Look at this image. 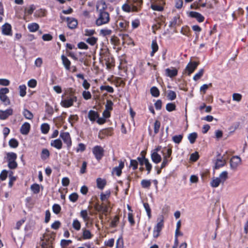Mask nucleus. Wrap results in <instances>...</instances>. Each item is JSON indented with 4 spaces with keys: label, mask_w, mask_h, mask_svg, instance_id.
Listing matches in <instances>:
<instances>
[{
    "label": "nucleus",
    "mask_w": 248,
    "mask_h": 248,
    "mask_svg": "<svg viewBox=\"0 0 248 248\" xmlns=\"http://www.w3.org/2000/svg\"><path fill=\"white\" fill-rule=\"evenodd\" d=\"M107 5L104 0L98 2L96 5L97 17L95 23L97 26L108 24L110 19L109 14L106 11Z\"/></svg>",
    "instance_id": "f257e3e1"
},
{
    "label": "nucleus",
    "mask_w": 248,
    "mask_h": 248,
    "mask_svg": "<svg viewBox=\"0 0 248 248\" xmlns=\"http://www.w3.org/2000/svg\"><path fill=\"white\" fill-rule=\"evenodd\" d=\"M61 105L65 108H70L73 106L74 103L78 100L76 95V91L72 88L67 89L62 95Z\"/></svg>",
    "instance_id": "f03ea898"
},
{
    "label": "nucleus",
    "mask_w": 248,
    "mask_h": 248,
    "mask_svg": "<svg viewBox=\"0 0 248 248\" xmlns=\"http://www.w3.org/2000/svg\"><path fill=\"white\" fill-rule=\"evenodd\" d=\"M55 237V233L54 232L49 234H44L43 238L41 239L42 241L41 244V248H54L53 243Z\"/></svg>",
    "instance_id": "7ed1b4c3"
},
{
    "label": "nucleus",
    "mask_w": 248,
    "mask_h": 248,
    "mask_svg": "<svg viewBox=\"0 0 248 248\" xmlns=\"http://www.w3.org/2000/svg\"><path fill=\"white\" fill-rule=\"evenodd\" d=\"M228 172L224 171L222 172L219 175L218 177L214 178L210 182V186L212 187H218L220 184H223L225 181L228 179Z\"/></svg>",
    "instance_id": "20e7f679"
},
{
    "label": "nucleus",
    "mask_w": 248,
    "mask_h": 248,
    "mask_svg": "<svg viewBox=\"0 0 248 248\" xmlns=\"http://www.w3.org/2000/svg\"><path fill=\"white\" fill-rule=\"evenodd\" d=\"M8 167L10 169L15 170L17 168V163L16 161L17 155L14 152L8 153L6 154Z\"/></svg>",
    "instance_id": "39448f33"
},
{
    "label": "nucleus",
    "mask_w": 248,
    "mask_h": 248,
    "mask_svg": "<svg viewBox=\"0 0 248 248\" xmlns=\"http://www.w3.org/2000/svg\"><path fill=\"white\" fill-rule=\"evenodd\" d=\"M201 7H207L209 9H212L213 8V6L209 2H207L206 1L203 2V0H196L190 5L191 9L195 10L200 9Z\"/></svg>",
    "instance_id": "423d86ee"
},
{
    "label": "nucleus",
    "mask_w": 248,
    "mask_h": 248,
    "mask_svg": "<svg viewBox=\"0 0 248 248\" xmlns=\"http://www.w3.org/2000/svg\"><path fill=\"white\" fill-rule=\"evenodd\" d=\"M104 150L100 145H96L92 149V152L96 159L99 161L104 155Z\"/></svg>",
    "instance_id": "0eeeda50"
},
{
    "label": "nucleus",
    "mask_w": 248,
    "mask_h": 248,
    "mask_svg": "<svg viewBox=\"0 0 248 248\" xmlns=\"http://www.w3.org/2000/svg\"><path fill=\"white\" fill-rule=\"evenodd\" d=\"M109 206V204H107L106 202H103L101 204L96 202L94 205V208L98 212L107 216Z\"/></svg>",
    "instance_id": "6e6552de"
},
{
    "label": "nucleus",
    "mask_w": 248,
    "mask_h": 248,
    "mask_svg": "<svg viewBox=\"0 0 248 248\" xmlns=\"http://www.w3.org/2000/svg\"><path fill=\"white\" fill-rule=\"evenodd\" d=\"M60 137L64 143L66 144L67 149H70L72 146V142L69 133L68 132L61 131Z\"/></svg>",
    "instance_id": "1a4fd4ad"
},
{
    "label": "nucleus",
    "mask_w": 248,
    "mask_h": 248,
    "mask_svg": "<svg viewBox=\"0 0 248 248\" xmlns=\"http://www.w3.org/2000/svg\"><path fill=\"white\" fill-rule=\"evenodd\" d=\"M9 92L8 88H2L0 89V100L5 105L10 104V101L6 94Z\"/></svg>",
    "instance_id": "9d476101"
},
{
    "label": "nucleus",
    "mask_w": 248,
    "mask_h": 248,
    "mask_svg": "<svg viewBox=\"0 0 248 248\" xmlns=\"http://www.w3.org/2000/svg\"><path fill=\"white\" fill-rule=\"evenodd\" d=\"M113 128L110 127L101 129L98 133V137L99 139L103 140L106 137L111 136L113 134Z\"/></svg>",
    "instance_id": "9b49d317"
},
{
    "label": "nucleus",
    "mask_w": 248,
    "mask_h": 248,
    "mask_svg": "<svg viewBox=\"0 0 248 248\" xmlns=\"http://www.w3.org/2000/svg\"><path fill=\"white\" fill-rule=\"evenodd\" d=\"M164 227V219L163 217H162L160 220L155 226L153 231V236L154 238H157L159 235L160 232Z\"/></svg>",
    "instance_id": "f8f14e48"
},
{
    "label": "nucleus",
    "mask_w": 248,
    "mask_h": 248,
    "mask_svg": "<svg viewBox=\"0 0 248 248\" xmlns=\"http://www.w3.org/2000/svg\"><path fill=\"white\" fill-rule=\"evenodd\" d=\"M134 12L140 11L143 4L142 0H129Z\"/></svg>",
    "instance_id": "ddd939ff"
},
{
    "label": "nucleus",
    "mask_w": 248,
    "mask_h": 248,
    "mask_svg": "<svg viewBox=\"0 0 248 248\" xmlns=\"http://www.w3.org/2000/svg\"><path fill=\"white\" fill-rule=\"evenodd\" d=\"M200 63H188L185 69L184 72L188 76H190L197 69Z\"/></svg>",
    "instance_id": "4468645a"
},
{
    "label": "nucleus",
    "mask_w": 248,
    "mask_h": 248,
    "mask_svg": "<svg viewBox=\"0 0 248 248\" xmlns=\"http://www.w3.org/2000/svg\"><path fill=\"white\" fill-rule=\"evenodd\" d=\"M182 23V21L180 18V15H177L176 16H174L171 21H170L169 26L170 27L175 28L177 26H180Z\"/></svg>",
    "instance_id": "2eb2a0df"
},
{
    "label": "nucleus",
    "mask_w": 248,
    "mask_h": 248,
    "mask_svg": "<svg viewBox=\"0 0 248 248\" xmlns=\"http://www.w3.org/2000/svg\"><path fill=\"white\" fill-rule=\"evenodd\" d=\"M2 33L5 35L12 36V26L9 23H5L1 27Z\"/></svg>",
    "instance_id": "dca6fc26"
},
{
    "label": "nucleus",
    "mask_w": 248,
    "mask_h": 248,
    "mask_svg": "<svg viewBox=\"0 0 248 248\" xmlns=\"http://www.w3.org/2000/svg\"><path fill=\"white\" fill-rule=\"evenodd\" d=\"M13 113V110L11 108H8L5 110H0V119L5 120L9 116L12 115Z\"/></svg>",
    "instance_id": "f3484780"
},
{
    "label": "nucleus",
    "mask_w": 248,
    "mask_h": 248,
    "mask_svg": "<svg viewBox=\"0 0 248 248\" xmlns=\"http://www.w3.org/2000/svg\"><path fill=\"white\" fill-rule=\"evenodd\" d=\"M189 16L196 19L197 21L200 23L203 22L205 19L201 14L194 11H191L189 13Z\"/></svg>",
    "instance_id": "a211bd4d"
},
{
    "label": "nucleus",
    "mask_w": 248,
    "mask_h": 248,
    "mask_svg": "<svg viewBox=\"0 0 248 248\" xmlns=\"http://www.w3.org/2000/svg\"><path fill=\"white\" fill-rule=\"evenodd\" d=\"M241 159L238 156H233L231 159L230 165L232 168L236 169L238 165L241 163Z\"/></svg>",
    "instance_id": "6ab92c4d"
},
{
    "label": "nucleus",
    "mask_w": 248,
    "mask_h": 248,
    "mask_svg": "<svg viewBox=\"0 0 248 248\" xmlns=\"http://www.w3.org/2000/svg\"><path fill=\"white\" fill-rule=\"evenodd\" d=\"M165 74L167 77L172 78L177 75L178 70L174 67L168 68L165 69Z\"/></svg>",
    "instance_id": "aec40b11"
},
{
    "label": "nucleus",
    "mask_w": 248,
    "mask_h": 248,
    "mask_svg": "<svg viewBox=\"0 0 248 248\" xmlns=\"http://www.w3.org/2000/svg\"><path fill=\"white\" fill-rule=\"evenodd\" d=\"M217 156L218 157L216 159L215 164L214 168L215 169H219L224 166L226 163L225 160L223 159V157L221 156L220 154H218Z\"/></svg>",
    "instance_id": "412c9836"
},
{
    "label": "nucleus",
    "mask_w": 248,
    "mask_h": 248,
    "mask_svg": "<svg viewBox=\"0 0 248 248\" xmlns=\"http://www.w3.org/2000/svg\"><path fill=\"white\" fill-rule=\"evenodd\" d=\"M67 26L69 28L71 29H74L77 28L78 26V21L73 17H67L66 18Z\"/></svg>",
    "instance_id": "4be33fe9"
},
{
    "label": "nucleus",
    "mask_w": 248,
    "mask_h": 248,
    "mask_svg": "<svg viewBox=\"0 0 248 248\" xmlns=\"http://www.w3.org/2000/svg\"><path fill=\"white\" fill-rule=\"evenodd\" d=\"M172 146L171 145H168L167 147L164 148L163 150L162 151L163 157H166L167 159L172 158L171 157L172 152Z\"/></svg>",
    "instance_id": "5701e85b"
},
{
    "label": "nucleus",
    "mask_w": 248,
    "mask_h": 248,
    "mask_svg": "<svg viewBox=\"0 0 248 248\" xmlns=\"http://www.w3.org/2000/svg\"><path fill=\"white\" fill-rule=\"evenodd\" d=\"M118 27L121 31H127L129 27V22L122 20L119 23Z\"/></svg>",
    "instance_id": "b1692460"
},
{
    "label": "nucleus",
    "mask_w": 248,
    "mask_h": 248,
    "mask_svg": "<svg viewBox=\"0 0 248 248\" xmlns=\"http://www.w3.org/2000/svg\"><path fill=\"white\" fill-rule=\"evenodd\" d=\"M151 158L152 161L155 164H158L160 163L162 160L161 155L156 153V152H152L151 154Z\"/></svg>",
    "instance_id": "393cba45"
},
{
    "label": "nucleus",
    "mask_w": 248,
    "mask_h": 248,
    "mask_svg": "<svg viewBox=\"0 0 248 248\" xmlns=\"http://www.w3.org/2000/svg\"><path fill=\"white\" fill-rule=\"evenodd\" d=\"M50 145L57 149L60 150L62 148V142L60 139H57L51 140Z\"/></svg>",
    "instance_id": "a878e982"
},
{
    "label": "nucleus",
    "mask_w": 248,
    "mask_h": 248,
    "mask_svg": "<svg viewBox=\"0 0 248 248\" xmlns=\"http://www.w3.org/2000/svg\"><path fill=\"white\" fill-rule=\"evenodd\" d=\"M31 129L30 124L27 122L24 123L20 128V133L23 135H27Z\"/></svg>",
    "instance_id": "bb28decb"
},
{
    "label": "nucleus",
    "mask_w": 248,
    "mask_h": 248,
    "mask_svg": "<svg viewBox=\"0 0 248 248\" xmlns=\"http://www.w3.org/2000/svg\"><path fill=\"white\" fill-rule=\"evenodd\" d=\"M99 116V114L97 111L93 110H90L88 113V118L92 122H94Z\"/></svg>",
    "instance_id": "cd10ccee"
},
{
    "label": "nucleus",
    "mask_w": 248,
    "mask_h": 248,
    "mask_svg": "<svg viewBox=\"0 0 248 248\" xmlns=\"http://www.w3.org/2000/svg\"><path fill=\"white\" fill-rule=\"evenodd\" d=\"M110 195V192L109 191H107L106 192V194L102 193L100 194V200L103 202H106L107 204H109L110 202L108 201V199L109 198Z\"/></svg>",
    "instance_id": "c85d7f7f"
},
{
    "label": "nucleus",
    "mask_w": 248,
    "mask_h": 248,
    "mask_svg": "<svg viewBox=\"0 0 248 248\" xmlns=\"http://www.w3.org/2000/svg\"><path fill=\"white\" fill-rule=\"evenodd\" d=\"M120 221V217L119 215H116L112 218L109 224V227L112 228H115L117 226Z\"/></svg>",
    "instance_id": "c756f323"
},
{
    "label": "nucleus",
    "mask_w": 248,
    "mask_h": 248,
    "mask_svg": "<svg viewBox=\"0 0 248 248\" xmlns=\"http://www.w3.org/2000/svg\"><path fill=\"white\" fill-rule=\"evenodd\" d=\"M111 83H114L117 87L125 84V82L124 81L122 80V78L120 77H115L112 81H111Z\"/></svg>",
    "instance_id": "7c9ffc66"
},
{
    "label": "nucleus",
    "mask_w": 248,
    "mask_h": 248,
    "mask_svg": "<svg viewBox=\"0 0 248 248\" xmlns=\"http://www.w3.org/2000/svg\"><path fill=\"white\" fill-rule=\"evenodd\" d=\"M97 186L100 189H103L106 185L107 182L105 179L98 178L96 179Z\"/></svg>",
    "instance_id": "2f4dec72"
},
{
    "label": "nucleus",
    "mask_w": 248,
    "mask_h": 248,
    "mask_svg": "<svg viewBox=\"0 0 248 248\" xmlns=\"http://www.w3.org/2000/svg\"><path fill=\"white\" fill-rule=\"evenodd\" d=\"M82 238L84 240L90 239L92 238L93 235L91 233V232L86 229H83Z\"/></svg>",
    "instance_id": "473e14b6"
},
{
    "label": "nucleus",
    "mask_w": 248,
    "mask_h": 248,
    "mask_svg": "<svg viewBox=\"0 0 248 248\" xmlns=\"http://www.w3.org/2000/svg\"><path fill=\"white\" fill-rule=\"evenodd\" d=\"M50 152L47 149L44 148L41 153V158L43 160H45L49 158Z\"/></svg>",
    "instance_id": "72a5a7b5"
},
{
    "label": "nucleus",
    "mask_w": 248,
    "mask_h": 248,
    "mask_svg": "<svg viewBox=\"0 0 248 248\" xmlns=\"http://www.w3.org/2000/svg\"><path fill=\"white\" fill-rule=\"evenodd\" d=\"M28 28L30 32H35L38 30L39 25L36 23H31L28 24Z\"/></svg>",
    "instance_id": "f704fd0d"
},
{
    "label": "nucleus",
    "mask_w": 248,
    "mask_h": 248,
    "mask_svg": "<svg viewBox=\"0 0 248 248\" xmlns=\"http://www.w3.org/2000/svg\"><path fill=\"white\" fill-rule=\"evenodd\" d=\"M181 32L184 35L189 37L191 35V31L190 28L187 26H184L182 28Z\"/></svg>",
    "instance_id": "c9c22d12"
},
{
    "label": "nucleus",
    "mask_w": 248,
    "mask_h": 248,
    "mask_svg": "<svg viewBox=\"0 0 248 248\" xmlns=\"http://www.w3.org/2000/svg\"><path fill=\"white\" fill-rule=\"evenodd\" d=\"M122 10L125 12H127V13L134 12L133 11V9L131 6V4H130V1H129V3H124L122 6Z\"/></svg>",
    "instance_id": "e433bc0d"
},
{
    "label": "nucleus",
    "mask_w": 248,
    "mask_h": 248,
    "mask_svg": "<svg viewBox=\"0 0 248 248\" xmlns=\"http://www.w3.org/2000/svg\"><path fill=\"white\" fill-rule=\"evenodd\" d=\"M50 129L49 125L47 123H44L41 125V132L44 134L48 133Z\"/></svg>",
    "instance_id": "4c0bfd02"
},
{
    "label": "nucleus",
    "mask_w": 248,
    "mask_h": 248,
    "mask_svg": "<svg viewBox=\"0 0 248 248\" xmlns=\"http://www.w3.org/2000/svg\"><path fill=\"white\" fill-rule=\"evenodd\" d=\"M80 216L83 218L84 222H88L90 219L88 212L86 210H82L80 212Z\"/></svg>",
    "instance_id": "58836bf2"
},
{
    "label": "nucleus",
    "mask_w": 248,
    "mask_h": 248,
    "mask_svg": "<svg viewBox=\"0 0 248 248\" xmlns=\"http://www.w3.org/2000/svg\"><path fill=\"white\" fill-rule=\"evenodd\" d=\"M31 189L34 194H37L40 191V186L39 184L35 183L31 186Z\"/></svg>",
    "instance_id": "ea45409f"
},
{
    "label": "nucleus",
    "mask_w": 248,
    "mask_h": 248,
    "mask_svg": "<svg viewBox=\"0 0 248 248\" xmlns=\"http://www.w3.org/2000/svg\"><path fill=\"white\" fill-rule=\"evenodd\" d=\"M141 186L143 188H149L151 185L150 180L143 179L140 183Z\"/></svg>",
    "instance_id": "a19ab883"
},
{
    "label": "nucleus",
    "mask_w": 248,
    "mask_h": 248,
    "mask_svg": "<svg viewBox=\"0 0 248 248\" xmlns=\"http://www.w3.org/2000/svg\"><path fill=\"white\" fill-rule=\"evenodd\" d=\"M151 47H152V52H151V55L153 56L154 53H155L158 49V46L157 43V42L156 40H153L152 42V45H151Z\"/></svg>",
    "instance_id": "79ce46f5"
},
{
    "label": "nucleus",
    "mask_w": 248,
    "mask_h": 248,
    "mask_svg": "<svg viewBox=\"0 0 248 248\" xmlns=\"http://www.w3.org/2000/svg\"><path fill=\"white\" fill-rule=\"evenodd\" d=\"M150 93L152 95L155 97H158L160 94V92L158 89L155 86L152 87L151 88Z\"/></svg>",
    "instance_id": "37998d69"
},
{
    "label": "nucleus",
    "mask_w": 248,
    "mask_h": 248,
    "mask_svg": "<svg viewBox=\"0 0 248 248\" xmlns=\"http://www.w3.org/2000/svg\"><path fill=\"white\" fill-rule=\"evenodd\" d=\"M97 40L98 38L97 37L91 36L87 38L86 40V42L91 46H93L96 44Z\"/></svg>",
    "instance_id": "c03bdc74"
},
{
    "label": "nucleus",
    "mask_w": 248,
    "mask_h": 248,
    "mask_svg": "<svg viewBox=\"0 0 248 248\" xmlns=\"http://www.w3.org/2000/svg\"><path fill=\"white\" fill-rule=\"evenodd\" d=\"M191 28L192 30L195 32L196 37L198 38L200 35V33L202 31V28L197 25L192 26Z\"/></svg>",
    "instance_id": "a18cd8bd"
},
{
    "label": "nucleus",
    "mask_w": 248,
    "mask_h": 248,
    "mask_svg": "<svg viewBox=\"0 0 248 248\" xmlns=\"http://www.w3.org/2000/svg\"><path fill=\"white\" fill-rule=\"evenodd\" d=\"M198 137L197 133L193 132L190 134L188 136V140L191 144H193Z\"/></svg>",
    "instance_id": "49530a36"
},
{
    "label": "nucleus",
    "mask_w": 248,
    "mask_h": 248,
    "mask_svg": "<svg viewBox=\"0 0 248 248\" xmlns=\"http://www.w3.org/2000/svg\"><path fill=\"white\" fill-rule=\"evenodd\" d=\"M161 123L158 120H155L154 124V130L155 134H157L160 128Z\"/></svg>",
    "instance_id": "de8ad7c7"
},
{
    "label": "nucleus",
    "mask_w": 248,
    "mask_h": 248,
    "mask_svg": "<svg viewBox=\"0 0 248 248\" xmlns=\"http://www.w3.org/2000/svg\"><path fill=\"white\" fill-rule=\"evenodd\" d=\"M9 145L11 148H16L18 147L19 143L16 139L13 138L9 141Z\"/></svg>",
    "instance_id": "09e8293b"
},
{
    "label": "nucleus",
    "mask_w": 248,
    "mask_h": 248,
    "mask_svg": "<svg viewBox=\"0 0 248 248\" xmlns=\"http://www.w3.org/2000/svg\"><path fill=\"white\" fill-rule=\"evenodd\" d=\"M100 89L101 91H106L107 92L109 93H113L114 92L113 88L109 85H102L100 86Z\"/></svg>",
    "instance_id": "8fccbe9b"
},
{
    "label": "nucleus",
    "mask_w": 248,
    "mask_h": 248,
    "mask_svg": "<svg viewBox=\"0 0 248 248\" xmlns=\"http://www.w3.org/2000/svg\"><path fill=\"white\" fill-rule=\"evenodd\" d=\"M72 226L75 230L79 231L81 228V223L77 219H75L73 221Z\"/></svg>",
    "instance_id": "3c124183"
},
{
    "label": "nucleus",
    "mask_w": 248,
    "mask_h": 248,
    "mask_svg": "<svg viewBox=\"0 0 248 248\" xmlns=\"http://www.w3.org/2000/svg\"><path fill=\"white\" fill-rule=\"evenodd\" d=\"M176 105L173 103H169L166 106V110L169 112H171L176 110Z\"/></svg>",
    "instance_id": "603ef678"
},
{
    "label": "nucleus",
    "mask_w": 248,
    "mask_h": 248,
    "mask_svg": "<svg viewBox=\"0 0 248 248\" xmlns=\"http://www.w3.org/2000/svg\"><path fill=\"white\" fill-rule=\"evenodd\" d=\"M143 206L144 209H145L148 217L149 219L151 218L152 215H151V209L150 208V205L147 202L143 203Z\"/></svg>",
    "instance_id": "864d4df0"
},
{
    "label": "nucleus",
    "mask_w": 248,
    "mask_h": 248,
    "mask_svg": "<svg viewBox=\"0 0 248 248\" xmlns=\"http://www.w3.org/2000/svg\"><path fill=\"white\" fill-rule=\"evenodd\" d=\"M26 86L25 85H21L19 86V94L21 97H24L26 94Z\"/></svg>",
    "instance_id": "5fc2aeb1"
},
{
    "label": "nucleus",
    "mask_w": 248,
    "mask_h": 248,
    "mask_svg": "<svg viewBox=\"0 0 248 248\" xmlns=\"http://www.w3.org/2000/svg\"><path fill=\"white\" fill-rule=\"evenodd\" d=\"M144 165L145 166L146 170H147V174H150L152 169V165L150 163L148 158L146 160H145V162H144Z\"/></svg>",
    "instance_id": "6e6d98bb"
},
{
    "label": "nucleus",
    "mask_w": 248,
    "mask_h": 248,
    "mask_svg": "<svg viewBox=\"0 0 248 248\" xmlns=\"http://www.w3.org/2000/svg\"><path fill=\"white\" fill-rule=\"evenodd\" d=\"M23 114L27 119L31 120L33 117L32 113L27 109L24 110Z\"/></svg>",
    "instance_id": "4d7b16f0"
},
{
    "label": "nucleus",
    "mask_w": 248,
    "mask_h": 248,
    "mask_svg": "<svg viewBox=\"0 0 248 248\" xmlns=\"http://www.w3.org/2000/svg\"><path fill=\"white\" fill-rule=\"evenodd\" d=\"M183 138V135H175L172 137V140L174 142L177 144L180 143Z\"/></svg>",
    "instance_id": "13d9d810"
},
{
    "label": "nucleus",
    "mask_w": 248,
    "mask_h": 248,
    "mask_svg": "<svg viewBox=\"0 0 248 248\" xmlns=\"http://www.w3.org/2000/svg\"><path fill=\"white\" fill-rule=\"evenodd\" d=\"M78 120V117L77 114L75 115H70L68 118V122L71 124L73 126V124Z\"/></svg>",
    "instance_id": "bf43d9fd"
},
{
    "label": "nucleus",
    "mask_w": 248,
    "mask_h": 248,
    "mask_svg": "<svg viewBox=\"0 0 248 248\" xmlns=\"http://www.w3.org/2000/svg\"><path fill=\"white\" fill-rule=\"evenodd\" d=\"M204 73V70L203 69H201L199 70V71L196 73L193 77V79L194 81H197L199 79L201 78V77L203 76Z\"/></svg>",
    "instance_id": "052dcab7"
},
{
    "label": "nucleus",
    "mask_w": 248,
    "mask_h": 248,
    "mask_svg": "<svg viewBox=\"0 0 248 248\" xmlns=\"http://www.w3.org/2000/svg\"><path fill=\"white\" fill-rule=\"evenodd\" d=\"M35 10V6L34 5H31L29 8H26L25 9V15H31L34 10Z\"/></svg>",
    "instance_id": "680f3d73"
},
{
    "label": "nucleus",
    "mask_w": 248,
    "mask_h": 248,
    "mask_svg": "<svg viewBox=\"0 0 248 248\" xmlns=\"http://www.w3.org/2000/svg\"><path fill=\"white\" fill-rule=\"evenodd\" d=\"M151 8L154 11H162L164 9V7L162 5H158L157 4L153 3L151 5Z\"/></svg>",
    "instance_id": "e2e57ef3"
},
{
    "label": "nucleus",
    "mask_w": 248,
    "mask_h": 248,
    "mask_svg": "<svg viewBox=\"0 0 248 248\" xmlns=\"http://www.w3.org/2000/svg\"><path fill=\"white\" fill-rule=\"evenodd\" d=\"M138 162L137 159H131L130 162L129 167H131L133 170H135L138 169Z\"/></svg>",
    "instance_id": "0e129e2a"
},
{
    "label": "nucleus",
    "mask_w": 248,
    "mask_h": 248,
    "mask_svg": "<svg viewBox=\"0 0 248 248\" xmlns=\"http://www.w3.org/2000/svg\"><path fill=\"white\" fill-rule=\"evenodd\" d=\"M128 221L131 226H134L135 224V221L134 218V215L132 213H128Z\"/></svg>",
    "instance_id": "69168bd1"
},
{
    "label": "nucleus",
    "mask_w": 248,
    "mask_h": 248,
    "mask_svg": "<svg viewBox=\"0 0 248 248\" xmlns=\"http://www.w3.org/2000/svg\"><path fill=\"white\" fill-rule=\"evenodd\" d=\"M167 97L170 100H174L176 98V94L174 91L170 90L168 93Z\"/></svg>",
    "instance_id": "338daca9"
},
{
    "label": "nucleus",
    "mask_w": 248,
    "mask_h": 248,
    "mask_svg": "<svg viewBox=\"0 0 248 248\" xmlns=\"http://www.w3.org/2000/svg\"><path fill=\"white\" fill-rule=\"evenodd\" d=\"M199 157L198 152H195L190 155V160L192 162H196L199 159Z\"/></svg>",
    "instance_id": "774afa93"
}]
</instances>
